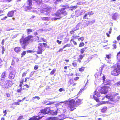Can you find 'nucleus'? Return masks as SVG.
<instances>
[{
	"label": "nucleus",
	"mask_w": 120,
	"mask_h": 120,
	"mask_svg": "<svg viewBox=\"0 0 120 120\" xmlns=\"http://www.w3.org/2000/svg\"><path fill=\"white\" fill-rule=\"evenodd\" d=\"M33 40V36L32 35H29L25 38L22 37L19 41L22 48L25 49L26 46L30 43L32 42Z\"/></svg>",
	"instance_id": "1"
},
{
	"label": "nucleus",
	"mask_w": 120,
	"mask_h": 120,
	"mask_svg": "<svg viewBox=\"0 0 120 120\" xmlns=\"http://www.w3.org/2000/svg\"><path fill=\"white\" fill-rule=\"evenodd\" d=\"M0 85L4 89H7L11 87L13 85L12 82L7 80L6 82L5 80H1L0 82Z\"/></svg>",
	"instance_id": "2"
},
{
	"label": "nucleus",
	"mask_w": 120,
	"mask_h": 120,
	"mask_svg": "<svg viewBox=\"0 0 120 120\" xmlns=\"http://www.w3.org/2000/svg\"><path fill=\"white\" fill-rule=\"evenodd\" d=\"M75 101L73 99H71L66 101L64 104L67 106V108L70 109V111H73L76 109V106L75 105Z\"/></svg>",
	"instance_id": "3"
},
{
	"label": "nucleus",
	"mask_w": 120,
	"mask_h": 120,
	"mask_svg": "<svg viewBox=\"0 0 120 120\" xmlns=\"http://www.w3.org/2000/svg\"><path fill=\"white\" fill-rule=\"evenodd\" d=\"M66 8H64L59 9L56 13L55 15L56 16L60 17L58 19H60V18L61 15H63L64 16L66 15L67 14V13L65 10Z\"/></svg>",
	"instance_id": "4"
},
{
	"label": "nucleus",
	"mask_w": 120,
	"mask_h": 120,
	"mask_svg": "<svg viewBox=\"0 0 120 120\" xmlns=\"http://www.w3.org/2000/svg\"><path fill=\"white\" fill-rule=\"evenodd\" d=\"M109 88V86H102L99 92L101 94H105L107 92Z\"/></svg>",
	"instance_id": "5"
},
{
	"label": "nucleus",
	"mask_w": 120,
	"mask_h": 120,
	"mask_svg": "<svg viewBox=\"0 0 120 120\" xmlns=\"http://www.w3.org/2000/svg\"><path fill=\"white\" fill-rule=\"evenodd\" d=\"M69 84L68 87L70 89L73 90L75 88L74 86L75 85L76 83L74 82L73 80L70 79L69 80Z\"/></svg>",
	"instance_id": "6"
},
{
	"label": "nucleus",
	"mask_w": 120,
	"mask_h": 120,
	"mask_svg": "<svg viewBox=\"0 0 120 120\" xmlns=\"http://www.w3.org/2000/svg\"><path fill=\"white\" fill-rule=\"evenodd\" d=\"M44 46L41 43L39 44V46L38 47V54H41L42 52V48L44 47H45L47 45V44L46 43H43V44Z\"/></svg>",
	"instance_id": "7"
},
{
	"label": "nucleus",
	"mask_w": 120,
	"mask_h": 120,
	"mask_svg": "<svg viewBox=\"0 0 120 120\" xmlns=\"http://www.w3.org/2000/svg\"><path fill=\"white\" fill-rule=\"evenodd\" d=\"M50 107H47L44 109H41L40 110L41 112L45 114H47L49 113Z\"/></svg>",
	"instance_id": "8"
},
{
	"label": "nucleus",
	"mask_w": 120,
	"mask_h": 120,
	"mask_svg": "<svg viewBox=\"0 0 120 120\" xmlns=\"http://www.w3.org/2000/svg\"><path fill=\"white\" fill-rule=\"evenodd\" d=\"M52 9V7H49L43 9H41L40 11L41 13H44L45 12H46L47 13H48L51 11Z\"/></svg>",
	"instance_id": "9"
},
{
	"label": "nucleus",
	"mask_w": 120,
	"mask_h": 120,
	"mask_svg": "<svg viewBox=\"0 0 120 120\" xmlns=\"http://www.w3.org/2000/svg\"><path fill=\"white\" fill-rule=\"evenodd\" d=\"M106 57L105 58V60L108 62L109 63L111 61L112 59V55L111 53L106 54L105 55Z\"/></svg>",
	"instance_id": "10"
},
{
	"label": "nucleus",
	"mask_w": 120,
	"mask_h": 120,
	"mask_svg": "<svg viewBox=\"0 0 120 120\" xmlns=\"http://www.w3.org/2000/svg\"><path fill=\"white\" fill-rule=\"evenodd\" d=\"M102 71L101 69L99 71V70L98 72H97L95 75V77L97 78V79H101V75L102 73Z\"/></svg>",
	"instance_id": "11"
},
{
	"label": "nucleus",
	"mask_w": 120,
	"mask_h": 120,
	"mask_svg": "<svg viewBox=\"0 0 120 120\" xmlns=\"http://www.w3.org/2000/svg\"><path fill=\"white\" fill-rule=\"evenodd\" d=\"M13 71H11L9 73V76L8 78L9 79H14L15 75V74H13Z\"/></svg>",
	"instance_id": "12"
},
{
	"label": "nucleus",
	"mask_w": 120,
	"mask_h": 120,
	"mask_svg": "<svg viewBox=\"0 0 120 120\" xmlns=\"http://www.w3.org/2000/svg\"><path fill=\"white\" fill-rule=\"evenodd\" d=\"M14 11H9L7 14L8 16L11 17L13 16L14 15Z\"/></svg>",
	"instance_id": "13"
},
{
	"label": "nucleus",
	"mask_w": 120,
	"mask_h": 120,
	"mask_svg": "<svg viewBox=\"0 0 120 120\" xmlns=\"http://www.w3.org/2000/svg\"><path fill=\"white\" fill-rule=\"evenodd\" d=\"M26 97H25L23 98L22 100L19 99L18 100V102H15L14 103V104L15 105H20L19 102H22L23 101L26 99Z\"/></svg>",
	"instance_id": "14"
},
{
	"label": "nucleus",
	"mask_w": 120,
	"mask_h": 120,
	"mask_svg": "<svg viewBox=\"0 0 120 120\" xmlns=\"http://www.w3.org/2000/svg\"><path fill=\"white\" fill-rule=\"evenodd\" d=\"M24 10L26 11L28 10H30L32 9V8L30 6H23Z\"/></svg>",
	"instance_id": "15"
},
{
	"label": "nucleus",
	"mask_w": 120,
	"mask_h": 120,
	"mask_svg": "<svg viewBox=\"0 0 120 120\" xmlns=\"http://www.w3.org/2000/svg\"><path fill=\"white\" fill-rule=\"evenodd\" d=\"M14 50L16 52H19L21 50V48L19 47H16L14 48Z\"/></svg>",
	"instance_id": "16"
},
{
	"label": "nucleus",
	"mask_w": 120,
	"mask_h": 120,
	"mask_svg": "<svg viewBox=\"0 0 120 120\" xmlns=\"http://www.w3.org/2000/svg\"><path fill=\"white\" fill-rule=\"evenodd\" d=\"M84 56V54H80L79 55V58L78 59V61L80 63L81 62V60L83 59Z\"/></svg>",
	"instance_id": "17"
},
{
	"label": "nucleus",
	"mask_w": 120,
	"mask_h": 120,
	"mask_svg": "<svg viewBox=\"0 0 120 120\" xmlns=\"http://www.w3.org/2000/svg\"><path fill=\"white\" fill-rule=\"evenodd\" d=\"M107 108L106 106L103 107L101 110V112L103 113H105L107 111Z\"/></svg>",
	"instance_id": "18"
},
{
	"label": "nucleus",
	"mask_w": 120,
	"mask_h": 120,
	"mask_svg": "<svg viewBox=\"0 0 120 120\" xmlns=\"http://www.w3.org/2000/svg\"><path fill=\"white\" fill-rule=\"evenodd\" d=\"M81 100L80 99H78L76 101L75 105L76 107L77 105H79L81 104Z\"/></svg>",
	"instance_id": "19"
},
{
	"label": "nucleus",
	"mask_w": 120,
	"mask_h": 120,
	"mask_svg": "<svg viewBox=\"0 0 120 120\" xmlns=\"http://www.w3.org/2000/svg\"><path fill=\"white\" fill-rule=\"evenodd\" d=\"M57 112L56 111L51 110L50 109L49 113L53 115H56L57 113Z\"/></svg>",
	"instance_id": "20"
},
{
	"label": "nucleus",
	"mask_w": 120,
	"mask_h": 120,
	"mask_svg": "<svg viewBox=\"0 0 120 120\" xmlns=\"http://www.w3.org/2000/svg\"><path fill=\"white\" fill-rule=\"evenodd\" d=\"M79 37V36H73L71 37V39L70 40V41L71 42L72 41V40H74V39H77Z\"/></svg>",
	"instance_id": "21"
},
{
	"label": "nucleus",
	"mask_w": 120,
	"mask_h": 120,
	"mask_svg": "<svg viewBox=\"0 0 120 120\" xmlns=\"http://www.w3.org/2000/svg\"><path fill=\"white\" fill-rule=\"evenodd\" d=\"M112 104V103L110 102V101H102L101 103V104Z\"/></svg>",
	"instance_id": "22"
},
{
	"label": "nucleus",
	"mask_w": 120,
	"mask_h": 120,
	"mask_svg": "<svg viewBox=\"0 0 120 120\" xmlns=\"http://www.w3.org/2000/svg\"><path fill=\"white\" fill-rule=\"evenodd\" d=\"M32 0H27V2L28 3V4L29 6H31L32 5Z\"/></svg>",
	"instance_id": "23"
},
{
	"label": "nucleus",
	"mask_w": 120,
	"mask_h": 120,
	"mask_svg": "<svg viewBox=\"0 0 120 120\" xmlns=\"http://www.w3.org/2000/svg\"><path fill=\"white\" fill-rule=\"evenodd\" d=\"M86 49V48L85 47L82 49L80 50V52L81 54H83L84 53L85 50Z\"/></svg>",
	"instance_id": "24"
},
{
	"label": "nucleus",
	"mask_w": 120,
	"mask_h": 120,
	"mask_svg": "<svg viewBox=\"0 0 120 120\" xmlns=\"http://www.w3.org/2000/svg\"><path fill=\"white\" fill-rule=\"evenodd\" d=\"M38 42H41L43 41V42H46V40L44 38H41V40H39V38L38 37Z\"/></svg>",
	"instance_id": "25"
},
{
	"label": "nucleus",
	"mask_w": 120,
	"mask_h": 120,
	"mask_svg": "<svg viewBox=\"0 0 120 120\" xmlns=\"http://www.w3.org/2000/svg\"><path fill=\"white\" fill-rule=\"evenodd\" d=\"M6 72L4 71L3 72L1 75V78H4L6 77Z\"/></svg>",
	"instance_id": "26"
},
{
	"label": "nucleus",
	"mask_w": 120,
	"mask_h": 120,
	"mask_svg": "<svg viewBox=\"0 0 120 120\" xmlns=\"http://www.w3.org/2000/svg\"><path fill=\"white\" fill-rule=\"evenodd\" d=\"M94 94L95 95L97 96L98 97H99L100 96V95L99 93L98 92L95 90L94 91Z\"/></svg>",
	"instance_id": "27"
},
{
	"label": "nucleus",
	"mask_w": 120,
	"mask_h": 120,
	"mask_svg": "<svg viewBox=\"0 0 120 120\" xmlns=\"http://www.w3.org/2000/svg\"><path fill=\"white\" fill-rule=\"evenodd\" d=\"M42 19L43 21H48L49 19V18L48 17H43L42 18Z\"/></svg>",
	"instance_id": "28"
},
{
	"label": "nucleus",
	"mask_w": 120,
	"mask_h": 120,
	"mask_svg": "<svg viewBox=\"0 0 120 120\" xmlns=\"http://www.w3.org/2000/svg\"><path fill=\"white\" fill-rule=\"evenodd\" d=\"M27 34H30V32H32V30L30 29H26Z\"/></svg>",
	"instance_id": "29"
},
{
	"label": "nucleus",
	"mask_w": 120,
	"mask_h": 120,
	"mask_svg": "<svg viewBox=\"0 0 120 120\" xmlns=\"http://www.w3.org/2000/svg\"><path fill=\"white\" fill-rule=\"evenodd\" d=\"M56 70V69L54 68L50 72V74L51 75H53L55 72Z\"/></svg>",
	"instance_id": "30"
},
{
	"label": "nucleus",
	"mask_w": 120,
	"mask_h": 120,
	"mask_svg": "<svg viewBox=\"0 0 120 120\" xmlns=\"http://www.w3.org/2000/svg\"><path fill=\"white\" fill-rule=\"evenodd\" d=\"M88 14H86L83 17V19H89V18L88 17Z\"/></svg>",
	"instance_id": "31"
},
{
	"label": "nucleus",
	"mask_w": 120,
	"mask_h": 120,
	"mask_svg": "<svg viewBox=\"0 0 120 120\" xmlns=\"http://www.w3.org/2000/svg\"><path fill=\"white\" fill-rule=\"evenodd\" d=\"M93 96L94 99L97 102H98L99 101V100L98 98L94 95H93Z\"/></svg>",
	"instance_id": "32"
},
{
	"label": "nucleus",
	"mask_w": 120,
	"mask_h": 120,
	"mask_svg": "<svg viewBox=\"0 0 120 120\" xmlns=\"http://www.w3.org/2000/svg\"><path fill=\"white\" fill-rule=\"evenodd\" d=\"M69 67V66H65L64 67V72H67V69L68 67Z\"/></svg>",
	"instance_id": "33"
},
{
	"label": "nucleus",
	"mask_w": 120,
	"mask_h": 120,
	"mask_svg": "<svg viewBox=\"0 0 120 120\" xmlns=\"http://www.w3.org/2000/svg\"><path fill=\"white\" fill-rule=\"evenodd\" d=\"M72 65L74 67H76L77 66V62H74L72 63Z\"/></svg>",
	"instance_id": "34"
},
{
	"label": "nucleus",
	"mask_w": 120,
	"mask_h": 120,
	"mask_svg": "<svg viewBox=\"0 0 120 120\" xmlns=\"http://www.w3.org/2000/svg\"><path fill=\"white\" fill-rule=\"evenodd\" d=\"M71 45L70 44H67L66 45H64L63 47V48H64L66 47H70Z\"/></svg>",
	"instance_id": "35"
},
{
	"label": "nucleus",
	"mask_w": 120,
	"mask_h": 120,
	"mask_svg": "<svg viewBox=\"0 0 120 120\" xmlns=\"http://www.w3.org/2000/svg\"><path fill=\"white\" fill-rule=\"evenodd\" d=\"M84 68H85L83 67H81V68H79V71L81 72L83 71L84 70Z\"/></svg>",
	"instance_id": "36"
},
{
	"label": "nucleus",
	"mask_w": 120,
	"mask_h": 120,
	"mask_svg": "<svg viewBox=\"0 0 120 120\" xmlns=\"http://www.w3.org/2000/svg\"><path fill=\"white\" fill-rule=\"evenodd\" d=\"M26 54V52L25 51H23L21 54V57H22L23 56L25 55Z\"/></svg>",
	"instance_id": "37"
},
{
	"label": "nucleus",
	"mask_w": 120,
	"mask_h": 120,
	"mask_svg": "<svg viewBox=\"0 0 120 120\" xmlns=\"http://www.w3.org/2000/svg\"><path fill=\"white\" fill-rule=\"evenodd\" d=\"M23 118V116H20L18 118L17 120H20Z\"/></svg>",
	"instance_id": "38"
},
{
	"label": "nucleus",
	"mask_w": 120,
	"mask_h": 120,
	"mask_svg": "<svg viewBox=\"0 0 120 120\" xmlns=\"http://www.w3.org/2000/svg\"><path fill=\"white\" fill-rule=\"evenodd\" d=\"M84 44L83 42H81L80 43L79 46L80 47H82L84 46Z\"/></svg>",
	"instance_id": "39"
},
{
	"label": "nucleus",
	"mask_w": 120,
	"mask_h": 120,
	"mask_svg": "<svg viewBox=\"0 0 120 120\" xmlns=\"http://www.w3.org/2000/svg\"><path fill=\"white\" fill-rule=\"evenodd\" d=\"M112 48L113 49H116L117 48V46L115 44H113L112 45Z\"/></svg>",
	"instance_id": "40"
},
{
	"label": "nucleus",
	"mask_w": 120,
	"mask_h": 120,
	"mask_svg": "<svg viewBox=\"0 0 120 120\" xmlns=\"http://www.w3.org/2000/svg\"><path fill=\"white\" fill-rule=\"evenodd\" d=\"M84 39V38L83 37H81L80 38H79L78 39V40L79 41H80V40H81L82 41H83Z\"/></svg>",
	"instance_id": "41"
},
{
	"label": "nucleus",
	"mask_w": 120,
	"mask_h": 120,
	"mask_svg": "<svg viewBox=\"0 0 120 120\" xmlns=\"http://www.w3.org/2000/svg\"><path fill=\"white\" fill-rule=\"evenodd\" d=\"M27 72L26 71L23 72L22 74V76L23 77L26 76Z\"/></svg>",
	"instance_id": "42"
},
{
	"label": "nucleus",
	"mask_w": 120,
	"mask_h": 120,
	"mask_svg": "<svg viewBox=\"0 0 120 120\" xmlns=\"http://www.w3.org/2000/svg\"><path fill=\"white\" fill-rule=\"evenodd\" d=\"M77 6H74L72 7H71V10H72L73 9H75L77 8Z\"/></svg>",
	"instance_id": "43"
},
{
	"label": "nucleus",
	"mask_w": 120,
	"mask_h": 120,
	"mask_svg": "<svg viewBox=\"0 0 120 120\" xmlns=\"http://www.w3.org/2000/svg\"><path fill=\"white\" fill-rule=\"evenodd\" d=\"M30 79V78L27 77H26L25 79L24 82L26 83L27 82V80Z\"/></svg>",
	"instance_id": "44"
},
{
	"label": "nucleus",
	"mask_w": 120,
	"mask_h": 120,
	"mask_svg": "<svg viewBox=\"0 0 120 120\" xmlns=\"http://www.w3.org/2000/svg\"><path fill=\"white\" fill-rule=\"evenodd\" d=\"M7 97L8 98H10L11 97V95L9 93H7L6 94Z\"/></svg>",
	"instance_id": "45"
},
{
	"label": "nucleus",
	"mask_w": 120,
	"mask_h": 120,
	"mask_svg": "<svg viewBox=\"0 0 120 120\" xmlns=\"http://www.w3.org/2000/svg\"><path fill=\"white\" fill-rule=\"evenodd\" d=\"M22 90V88H20L19 89H18L17 90V92L18 93H20L21 92Z\"/></svg>",
	"instance_id": "46"
},
{
	"label": "nucleus",
	"mask_w": 120,
	"mask_h": 120,
	"mask_svg": "<svg viewBox=\"0 0 120 120\" xmlns=\"http://www.w3.org/2000/svg\"><path fill=\"white\" fill-rule=\"evenodd\" d=\"M79 78V77H76L74 78V79L75 81H77L78 80Z\"/></svg>",
	"instance_id": "47"
},
{
	"label": "nucleus",
	"mask_w": 120,
	"mask_h": 120,
	"mask_svg": "<svg viewBox=\"0 0 120 120\" xmlns=\"http://www.w3.org/2000/svg\"><path fill=\"white\" fill-rule=\"evenodd\" d=\"M110 81L109 80L107 82H106L105 85H110Z\"/></svg>",
	"instance_id": "48"
},
{
	"label": "nucleus",
	"mask_w": 120,
	"mask_h": 120,
	"mask_svg": "<svg viewBox=\"0 0 120 120\" xmlns=\"http://www.w3.org/2000/svg\"><path fill=\"white\" fill-rule=\"evenodd\" d=\"M7 18V16H5V17H3V18H1V20H2L4 21Z\"/></svg>",
	"instance_id": "49"
},
{
	"label": "nucleus",
	"mask_w": 120,
	"mask_h": 120,
	"mask_svg": "<svg viewBox=\"0 0 120 120\" xmlns=\"http://www.w3.org/2000/svg\"><path fill=\"white\" fill-rule=\"evenodd\" d=\"M24 86H25L27 88H30V86L27 84H25L24 85Z\"/></svg>",
	"instance_id": "50"
},
{
	"label": "nucleus",
	"mask_w": 120,
	"mask_h": 120,
	"mask_svg": "<svg viewBox=\"0 0 120 120\" xmlns=\"http://www.w3.org/2000/svg\"><path fill=\"white\" fill-rule=\"evenodd\" d=\"M6 111L7 110H5L4 111H3V112L4 113V114L3 115L4 116H6V115L7 114V113L6 112Z\"/></svg>",
	"instance_id": "51"
},
{
	"label": "nucleus",
	"mask_w": 120,
	"mask_h": 120,
	"mask_svg": "<svg viewBox=\"0 0 120 120\" xmlns=\"http://www.w3.org/2000/svg\"><path fill=\"white\" fill-rule=\"evenodd\" d=\"M116 85L117 86H120V81L116 83Z\"/></svg>",
	"instance_id": "52"
},
{
	"label": "nucleus",
	"mask_w": 120,
	"mask_h": 120,
	"mask_svg": "<svg viewBox=\"0 0 120 120\" xmlns=\"http://www.w3.org/2000/svg\"><path fill=\"white\" fill-rule=\"evenodd\" d=\"M2 54H3L4 53V52L5 51L4 49V47L3 46L2 47Z\"/></svg>",
	"instance_id": "53"
},
{
	"label": "nucleus",
	"mask_w": 120,
	"mask_h": 120,
	"mask_svg": "<svg viewBox=\"0 0 120 120\" xmlns=\"http://www.w3.org/2000/svg\"><path fill=\"white\" fill-rule=\"evenodd\" d=\"M37 116H33V120H38V119L37 118Z\"/></svg>",
	"instance_id": "54"
},
{
	"label": "nucleus",
	"mask_w": 120,
	"mask_h": 120,
	"mask_svg": "<svg viewBox=\"0 0 120 120\" xmlns=\"http://www.w3.org/2000/svg\"><path fill=\"white\" fill-rule=\"evenodd\" d=\"M56 42L58 43L59 44H60L62 42L61 41H59V40H56Z\"/></svg>",
	"instance_id": "55"
},
{
	"label": "nucleus",
	"mask_w": 120,
	"mask_h": 120,
	"mask_svg": "<svg viewBox=\"0 0 120 120\" xmlns=\"http://www.w3.org/2000/svg\"><path fill=\"white\" fill-rule=\"evenodd\" d=\"M64 49V48H63V47L62 48L60 49H59V50L57 52H62L63 51V49Z\"/></svg>",
	"instance_id": "56"
},
{
	"label": "nucleus",
	"mask_w": 120,
	"mask_h": 120,
	"mask_svg": "<svg viewBox=\"0 0 120 120\" xmlns=\"http://www.w3.org/2000/svg\"><path fill=\"white\" fill-rule=\"evenodd\" d=\"M72 41L74 45H77V44L76 42L74 40H72Z\"/></svg>",
	"instance_id": "57"
},
{
	"label": "nucleus",
	"mask_w": 120,
	"mask_h": 120,
	"mask_svg": "<svg viewBox=\"0 0 120 120\" xmlns=\"http://www.w3.org/2000/svg\"><path fill=\"white\" fill-rule=\"evenodd\" d=\"M110 101L113 102L114 101V98L113 97H112L111 96L109 99Z\"/></svg>",
	"instance_id": "58"
},
{
	"label": "nucleus",
	"mask_w": 120,
	"mask_h": 120,
	"mask_svg": "<svg viewBox=\"0 0 120 120\" xmlns=\"http://www.w3.org/2000/svg\"><path fill=\"white\" fill-rule=\"evenodd\" d=\"M24 82V79H23L22 80H21L20 82V84H22Z\"/></svg>",
	"instance_id": "59"
},
{
	"label": "nucleus",
	"mask_w": 120,
	"mask_h": 120,
	"mask_svg": "<svg viewBox=\"0 0 120 120\" xmlns=\"http://www.w3.org/2000/svg\"><path fill=\"white\" fill-rule=\"evenodd\" d=\"M117 58H118V57H120V51L117 53Z\"/></svg>",
	"instance_id": "60"
},
{
	"label": "nucleus",
	"mask_w": 120,
	"mask_h": 120,
	"mask_svg": "<svg viewBox=\"0 0 120 120\" xmlns=\"http://www.w3.org/2000/svg\"><path fill=\"white\" fill-rule=\"evenodd\" d=\"M116 39L118 41L120 40V35L117 37Z\"/></svg>",
	"instance_id": "61"
},
{
	"label": "nucleus",
	"mask_w": 120,
	"mask_h": 120,
	"mask_svg": "<svg viewBox=\"0 0 120 120\" xmlns=\"http://www.w3.org/2000/svg\"><path fill=\"white\" fill-rule=\"evenodd\" d=\"M88 14V15H89L90 16V15H92L93 14V13H92V12L91 11L90 12H89Z\"/></svg>",
	"instance_id": "62"
},
{
	"label": "nucleus",
	"mask_w": 120,
	"mask_h": 120,
	"mask_svg": "<svg viewBox=\"0 0 120 120\" xmlns=\"http://www.w3.org/2000/svg\"><path fill=\"white\" fill-rule=\"evenodd\" d=\"M27 53H31L33 52V51L32 50H29L27 51Z\"/></svg>",
	"instance_id": "63"
},
{
	"label": "nucleus",
	"mask_w": 120,
	"mask_h": 120,
	"mask_svg": "<svg viewBox=\"0 0 120 120\" xmlns=\"http://www.w3.org/2000/svg\"><path fill=\"white\" fill-rule=\"evenodd\" d=\"M15 64V62L14 60H12V63H11V65H14Z\"/></svg>",
	"instance_id": "64"
}]
</instances>
